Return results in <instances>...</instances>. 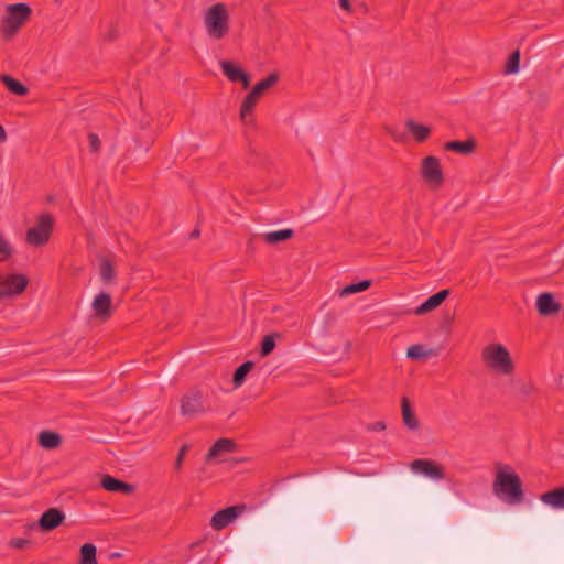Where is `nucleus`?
Here are the masks:
<instances>
[{
    "label": "nucleus",
    "mask_w": 564,
    "mask_h": 564,
    "mask_svg": "<svg viewBox=\"0 0 564 564\" xmlns=\"http://www.w3.org/2000/svg\"><path fill=\"white\" fill-rule=\"evenodd\" d=\"M32 9L25 2L6 6L4 14L0 21V36L3 41H11L31 19Z\"/></svg>",
    "instance_id": "obj_1"
},
{
    "label": "nucleus",
    "mask_w": 564,
    "mask_h": 564,
    "mask_svg": "<svg viewBox=\"0 0 564 564\" xmlns=\"http://www.w3.org/2000/svg\"><path fill=\"white\" fill-rule=\"evenodd\" d=\"M498 467L494 481V492L497 496L503 495L509 503L521 502L524 498L521 478L513 471L506 473L500 465Z\"/></svg>",
    "instance_id": "obj_2"
},
{
    "label": "nucleus",
    "mask_w": 564,
    "mask_h": 564,
    "mask_svg": "<svg viewBox=\"0 0 564 564\" xmlns=\"http://www.w3.org/2000/svg\"><path fill=\"white\" fill-rule=\"evenodd\" d=\"M485 364L499 375L509 376L514 371V364L509 350L501 344H490L481 352Z\"/></svg>",
    "instance_id": "obj_3"
},
{
    "label": "nucleus",
    "mask_w": 564,
    "mask_h": 564,
    "mask_svg": "<svg viewBox=\"0 0 564 564\" xmlns=\"http://www.w3.org/2000/svg\"><path fill=\"white\" fill-rule=\"evenodd\" d=\"M204 23L208 35L220 40L229 31V14L224 3L213 6L204 17Z\"/></svg>",
    "instance_id": "obj_4"
},
{
    "label": "nucleus",
    "mask_w": 564,
    "mask_h": 564,
    "mask_svg": "<svg viewBox=\"0 0 564 564\" xmlns=\"http://www.w3.org/2000/svg\"><path fill=\"white\" fill-rule=\"evenodd\" d=\"M280 79L278 72H272L269 76L259 83H257L252 89L245 96L240 106V118L242 121H247L248 116L253 111L261 96L273 87Z\"/></svg>",
    "instance_id": "obj_5"
},
{
    "label": "nucleus",
    "mask_w": 564,
    "mask_h": 564,
    "mask_svg": "<svg viewBox=\"0 0 564 564\" xmlns=\"http://www.w3.org/2000/svg\"><path fill=\"white\" fill-rule=\"evenodd\" d=\"M54 226V218L48 213L41 214L37 217L36 225L28 229L26 242L34 247H42L51 238Z\"/></svg>",
    "instance_id": "obj_6"
},
{
    "label": "nucleus",
    "mask_w": 564,
    "mask_h": 564,
    "mask_svg": "<svg viewBox=\"0 0 564 564\" xmlns=\"http://www.w3.org/2000/svg\"><path fill=\"white\" fill-rule=\"evenodd\" d=\"M26 275L13 273L0 276V301L6 296L21 294L28 286Z\"/></svg>",
    "instance_id": "obj_7"
},
{
    "label": "nucleus",
    "mask_w": 564,
    "mask_h": 564,
    "mask_svg": "<svg viewBox=\"0 0 564 564\" xmlns=\"http://www.w3.org/2000/svg\"><path fill=\"white\" fill-rule=\"evenodd\" d=\"M421 175L429 184L441 186L444 182V173L436 156L429 155L422 160Z\"/></svg>",
    "instance_id": "obj_8"
},
{
    "label": "nucleus",
    "mask_w": 564,
    "mask_h": 564,
    "mask_svg": "<svg viewBox=\"0 0 564 564\" xmlns=\"http://www.w3.org/2000/svg\"><path fill=\"white\" fill-rule=\"evenodd\" d=\"M246 510L245 505H235L217 511L210 521L214 530H223Z\"/></svg>",
    "instance_id": "obj_9"
},
{
    "label": "nucleus",
    "mask_w": 564,
    "mask_h": 564,
    "mask_svg": "<svg viewBox=\"0 0 564 564\" xmlns=\"http://www.w3.org/2000/svg\"><path fill=\"white\" fill-rule=\"evenodd\" d=\"M181 412L183 415H195L205 412L204 395L202 391L192 389L181 401Z\"/></svg>",
    "instance_id": "obj_10"
},
{
    "label": "nucleus",
    "mask_w": 564,
    "mask_h": 564,
    "mask_svg": "<svg viewBox=\"0 0 564 564\" xmlns=\"http://www.w3.org/2000/svg\"><path fill=\"white\" fill-rule=\"evenodd\" d=\"M535 308L539 315L550 317L557 315L562 310V304L556 301L555 295L551 292H543L538 295Z\"/></svg>",
    "instance_id": "obj_11"
},
{
    "label": "nucleus",
    "mask_w": 564,
    "mask_h": 564,
    "mask_svg": "<svg viewBox=\"0 0 564 564\" xmlns=\"http://www.w3.org/2000/svg\"><path fill=\"white\" fill-rule=\"evenodd\" d=\"M219 65L223 74L227 77L229 82L241 83L243 89H247L250 86L249 74L245 72L241 67H239L235 62L224 59L220 62Z\"/></svg>",
    "instance_id": "obj_12"
},
{
    "label": "nucleus",
    "mask_w": 564,
    "mask_h": 564,
    "mask_svg": "<svg viewBox=\"0 0 564 564\" xmlns=\"http://www.w3.org/2000/svg\"><path fill=\"white\" fill-rule=\"evenodd\" d=\"M65 520V513L57 508L44 511L37 520V525L43 532H50L59 527Z\"/></svg>",
    "instance_id": "obj_13"
},
{
    "label": "nucleus",
    "mask_w": 564,
    "mask_h": 564,
    "mask_svg": "<svg viewBox=\"0 0 564 564\" xmlns=\"http://www.w3.org/2000/svg\"><path fill=\"white\" fill-rule=\"evenodd\" d=\"M95 317L107 321L112 315L111 296L107 292H100L91 303Z\"/></svg>",
    "instance_id": "obj_14"
},
{
    "label": "nucleus",
    "mask_w": 564,
    "mask_h": 564,
    "mask_svg": "<svg viewBox=\"0 0 564 564\" xmlns=\"http://www.w3.org/2000/svg\"><path fill=\"white\" fill-rule=\"evenodd\" d=\"M414 471H419L434 479L444 478V471L441 466L429 459H415L411 464Z\"/></svg>",
    "instance_id": "obj_15"
},
{
    "label": "nucleus",
    "mask_w": 564,
    "mask_h": 564,
    "mask_svg": "<svg viewBox=\"0 0 564 564\" xmlns=\"http://www.w3.org/2000/svg\"><path fill=\"white\" fill-rule=\"evenodd\" d=\"M101 487L110 492H122L126 495H130L134 491V486L128 482H124L118 478H115L108 474L102 475Z\"/></svg>",
    "instance_id": "obj_16"
},
{
    "label": "nucleus",
    "mask_w": 564,
    "mask_h": 564,
    "mask_svg": "<svg viewBox=\"0 0 564 564\" xmlns=\"http://www.w3.org/2000/svg\"><path fill=\"white\" fill-rule=\"evenodd\" d=\"M449 293L451 291L448 289H444L431 295L425 302L415 308V314L424 315L437 308L447 299Z\"/></svg>",
    "instance_id": "obj_17"
},
{
    "label": "nucleus",
    "mask_w": 564,
    "mask_h": 564,
    "mask_svg": "<svg viewBox=\"0 0 564 564\" xmlns=\"http://www.w3.org/2000/svg\"><path fill=\"white\" fill-rule=\"evenodd\" d=\"M236 442L231 438L217 440L206 454V460L209 462L223 453H231L236 449Z\"/></svg>",
    "instance_id": "obj_18"
},
{
    "label": "nucleus",
    "mask_w": 564,
    "mask_h": 564,
    "mask_svg": "<svg viewBox=\"0 0 564 564\" xmlns=\"http://www.w3.org/2000/svg\"><path fill=\"white\" fill-rule=\"evenodd\" d=\"M401 414L404 425L410 430H417L420 422L411 406L410 400L406 397L401 399Z\"/></svg>",
    "instance_id": "obj_19"
},
{
    "label": "nucleus",
    "mask_w": 564,
    "mask_h": 564,
    "mask_svg": "<svg viewBox=\"0 0 564 564\" xmlns=\"http://www.w3.org/2000/svg\"><path fill=\"white\" fill-rule=\"evenodd\" d=\"M476 145V140L474 138H468L465 141H448L444 144V149L447 151H453L459 154L468 155L475 151Z\"/></svg>",
    "instance_id": "obj_20"
},
{
    "label": "nucleus",
    "mask_w": 564,
    "mask_h": 564,
    "mask_svg": "<svg viewBox=\"0 0 564 564\" xmlns=\"http://www.w3.org/2000/svg\"><path fill=\"white\" fill-rule=\"evenodd\" d=\"M405 127L409 133H411L414 140L419 143H422L427 140L431 134V128L421 123L415 122L414 120H408L405 122Z\"/></svg>",
    "instance_id": "obj_21"
},
{
    "label": "nucleus",
    "mask_w": 564,
    "mask_h": 564,
    "mask_svg": "<svg viewBox=\"0 0 564 564\" xmlns=\"http://www.w3.org/2000/svg\"><path fill=\"white\" fill-rule=\"evenodd\" d=\"M541 500L556 509H564V487L544 492Z\"/></svg>",
    "instance_id": "obj_22"
},
{
    "label": "nucleus",
    "mask_w": 564,
    "mask_h": 564,
    "mask_svg": "<svg viewBox=\"0 0 564 564\" xmlns=\"http://www.w3.org/2000/svg\"><path fill=\"white\" fill-rule=\"evenodd\" d=\"M294 230L291 228L280 229L275 231L265 232L262 235V239L269 245H278L283 241L292 239Z\"/></svg>",
    "instance_id": "obj_23"
},
{
    "label": "nucleus",
    "mask_w": 564,
    "mask_h": 564,
    "mask_svg": "<svg viewBox=\"0 0 564 564\" xmlns=\"http://www.w3.org/2000/svg\"><path fill=\"white\" fill-rule=\"evenodd\" d=\"M62 443V437L58 433L52 431H43L39 434V444L45 449H54Z\"/></svg>",
    "instance_id": "obj_24"
},
{
    "label": "nucleus",
    "mask_w": 564,
    "mask_h": 564,
    "mask_svg": "<svg viewBox=\"0 0 564 564\" xmlns=\"http://www.w3.org/2000/svg\"><path fill=\"white\" fill-rule=\"evenodd\" d=\"M0 79L4 84L7 89L17 96H25L29 91L26 86H24L20 80L13 78L10 75H2Z\"/></svg>",
    "instance_id": "obj_25"
},
{
    "label": "nucleus",
    "mask_w": 564,
    "mask_h": 564,
    "mask_svg": "<svg viewBox=\"0 0 564 564\" xmlns=\"http://www.w3.org/2000/svg\"><path fill=\"white\" fill-rule=\"evenodd\" d=\"M254 368V362L251 360L245 361L234 372L232 384L235 388H239L246 380L247 375Z\"/></svg>",
    "instance_id": "obj_26"
},
{
    "label": "nucleus",
    "mask_w": 564,
    "mask_h": 564,
    "mask_svg": "<svg viewBox=\"0 0 564 564\" xmlns=\"http://www.w3.org/2000/svg\"><path fill=\"white\" fill-rule=\"evenodd\" d=\"M97 549L93 543H85L80 546L79 564H96Z\"/></svg>",
    "instance_id": "obj_27"
},
{
    "label": "nucleus",
    "mask_w": 564,
    "mask_h": 564,
    "mask_svg": "<svg viewBox=\"0 0 564 564\" xmlns=\"http://www.w3.org/2000/svg\"><path fill=\"white\" fill-rule=\"evenodd\" d=\"M282 338V334L280 333H271L263 337L261 341L260 355L262 357L269 356L275 348V339Z\"/></svg>",
    "instance_id": "obj_28"
},
{
    "label": "nucleus",
    "mask_w": 564,
    "mask_h": 564,
    "mask_svg": "<svg viewBox=\"0 0 564 564\" xmlns=\"http://www.w3.org/2000/svg\"><path fill=\"white\" fill-rule=\"evenodd\" d=\"M370 285H371L370 280H362L357 283L348 284L339 291V296L344 297V296H348L354 293L366 291L367 289H369Z\"/></svg>",
    "instance_id": "obj_29"
},
{
    "label": "nucleus",
    "mask_w": 564,
    "mask_h": 564,
    "mask_svg": "<svg viewBox=\"0 0 564 564\" xmlns=\"http://www.w3.org/2000/svg\"><path fill=\"white\" fill-rule=\"evenodd\" d=\"M336 321H337V315L335 312L329 311V312L325 313V315L321 322V325L317 327L318 335L326 336L328 334V330L330 329V327L333 325H335Z\"/></svg>",
    "instance_id": "obj_30"
},
{
    "label": "nucleus",
    "mask_w": 564,
    "mask_h": 564,
    "mask_svg": "<svg viewBox=\"0 0 564 564\" xmlns=\"http://www.w3.org/2000/svg\"><path fill=\"white\" fill-rule=\"evenodd\" d=\"M100 278L104 283H110L116 278L115 268L112 263L104 258L100 262Z\"/></svg>",
    "instance_id": "obj_31"
},
{
    "label": "nucleus",
    "mask_w": 564,
    "mask_h": 564,
    "mask_svg": "<svg viewBox=\"0 0 564 564\" xmlns=\"http://www.w3.org/2000/svg\"><path fill=\"white\" fill-rule=\"evenodd\" d=\"M432 354L431 350H425L421 344L411 345L406 349V357L409 359L419 360L429 357Z\"/></svg>",
    "instance_id": "obj_32"
},
{
    "label": "nucleus",
    "mask_w": 564,
    "mask_h": 564,
    "mask_svg": "<svg viewBox=\"0 0 564 564\" xmlns=\"http://www.w3.org/2000/svg\"><path fill=\"white\" fill-rule=\"evenodd\" d=\"M529 96L536 107L544 109L549 104V94L544 90H529Z\"/></svg>",
    "instance_id": "obj_33"
},
{
    "label": "nucleus",
    "mask_w": 564,
    "mask_h": 564,
    "mask_svg": "<svg viewBox=\"0 0 564 564\" xmlns=\"http://www.w3.org/2000/svg\"><path fill=\"white\" fill-rule=\"evenodd\" d=\"M534 387L531 383L519 382L514 387V397L522 401H525L533 392Z\"/></svg>",
    "instance_id": "obj_34"
},
{
    "label": "nucleus",
    "mask_w": 564,
    "mask_h": 564,
    "mask_svg": "<svg viewBox=\"0 0 564 564\" xmlns=\"http://www.w3.org/2000/svg\"><path fill=\"white\" fill-rule=\"evenodd\" d=\"M520 68V52L516 50L512 52L508 58V62L506 64L505 72L506 74H516L519 72Z\"/></svg>",
    "instance_id": "obj_35"
},
{
    "label": "nucleus",
    "mask_w": 564,
    "mask_h": 564,
    "mask_svg": "<svg viewBox=\"0 0 564 564\" xmlns=\"http://www.w3.org/2000/svg\"><path fill=\"white\" fill-rule=\"evenodd\" d=\"M31 540L24 538H14L9 542V545L17 550H22L31 544Z\"/></svg>",
    "instance_id": "obj_36"
},
{
    "label": "nucleus",
    "mask_w": 564,
    "mask_h": 564,
    "mask_svg": "<svg viewBox=\"0 0 564 564\" xmlns=\"http://www.w3.org/2000/svg\"><path fill=\"white\" fill-rule=\"evenodd\" d=\"M88 140H89V147H90L91 152H94V153L99 152L101 143H100L98 135L96 133H89Z\"/></svg>",
    "instance_id": "obj_37"
},
{
    "label": "nucleus",
    "mask_w": 564,
    "mask_h": 564,
    "mask_svg": "<svg viewBox=\"0 0 564 564\" xmlns=\"http://www.w3.org/2000/svg\"><path fill=\"white\" fill-rule=\"evenodd\" d=\"M189 449V445L185 444L181 447L178 455L175 460V469L178 470L182 466L183 459L187 451Z\"/></svg>",
    "instance_id": "obj_38"
},
{
    "label": "nucleus",
    "mask_w": 564,
    "mask_h": 564,
    "mask_svg": "<svg viewBox=\"0 0 564 564\" xmlns=\"http://www.w3.org/2000/svg\"><path fill=\"white\" fill-rule=\"evenodd\" d=\"M108 41H115L118 37V31L115 26H110L108 33L105 36Z\"/></svg>",
    "instance_id": "obj_39"
},
{
    "label": "nucleus",
    "mask_w": 564,
    "mask_h": 564,
    "mask_svg": "<svg viewBox=\"0 0 564 564\" xmlns=\"http://www.w3.org/2000/svg\"><path fill=\"white\" fill-rule=\"evenodd\" d=\"M339 4H340V7H341L344 10H346V11H348V12H349V11H351V6H350L349 0H340V1H339Z\"/></svg>",
    "instance_id": "obj_40"
},
{
    "label": "nucleus",
    "mask_w": 564,
    "mask_h": 564,
    "mask_svg": "<svg viewBox=\"0 0 564 564\" xmlns=\"http://www.w3.org/2000/svg\"><path fill=\"white\" fill-rule=\"evenodd\" d=\"M387 131L390 133V135L395 140V141H401L402 140V137L397 133L394 130H392L391 128H388Z\"/></svg>",
    "instance_id": "obj_41"
},
{
    "label": "nucleus",
    "mask_w": 564,
    "mask_h": 564,
    "mask_svg": "<svg viewBox=\"0 0 564 564\" xmlns=\"http://www.w3.org/2000/svg\"><path fill=\"white\" fill-rule=\"evenodd\" d=\"M372 429H373L375 431H382V430H384V429H386V424H384V422H382V421H378V422H376V423L373 424Z\"/></svg>",
    "instance_id": "obj_42"
},
{
    "label": "nucleus",
    "mask_w": 564,
    "mask_h": 564,
    "mask_svg": "<svg viewBox=\"0 0 564 564\" xmlns=\"http://www.w3.org/2000/svg\"><path fill=\"white\" fill-rule=\"evenodd\" d=\"M7 140V133L4 128L0 124V143L4 142Z\"/></svg>",
    "instance_id": "obj_43"
},
{
    "label": "nucleus",
    "mask_w": 564,
    "mask_h": 564,
    "mask_svg": "<svg viewBox=\"0 0 564 564\" xmlns=\"http://www.w3.org/2000/svg\"><path fill=\"white\" fill-rule=\"evenodd\" d=\"M119 557H121V553H119V552H113V553H111V554L109 555V558H110V560L119 558Z\"/></svg>",
    "instance_id": "obj_44"
},
{
    "label": "nucleus",
    "mask_w": 564,
    "mask_h": 564,
    "mask_svg": "<svg viewBox=\"0 0 564 564\" xmlns=\"http://www.w3.org/2000/svg\"><path fill=\"white\" fill-rule=\"evenodd\" d=\"M199 236V231L196 229L191 234L192 238H197Z\"/></svg>",
    "instance_id": "obj_45"
}]
</instances>
